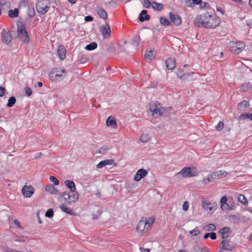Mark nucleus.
Here are the masks:
<instances>
[{
    "instance_id": "4468645a",
    "label": "nucleus",
    "mask_w": 252,
    "mask_h": 252,
    "mask_svg": "<svg viewBox=\"0 0 252 252\" xmlns=\"http://www.w3.org/2000/svg\"><path fill=\"white\" fill-rule=\"evenodd\" d=\"M1 40L4 44L9 43L12 39V37L10 34L6 32L4 30H3L1 33Z\"/></svg>"
},
{
    "instance_id": "f704fd0d",
    "label": "nucleus",
    "mask_w": 252,
    "mask_h": 252,
    "mask_svg": "<svg viewBox=\"0 0 252 252\" xmlns=\"http://www.w3.org/2000/svg\"><path fill=\"white\" fill-rule=\"evenodd\" d=\"M61 209L64 212L69 215H74V213L73 211L64 205H61L60 206Z\"/></svg>"
},
{
    "instance_id": "79ce46f5",
    "label": "nucleus",
    "mask_w": 252,
    "mask_h": 252,
    "mask_svg": "<svg viewBox=\"0 0 252 252\" xmlns=\"http://www.w3.org/2000/svg\"><path fill=\"white\" fill-rule=\"evenodd\" d=\"M238 200L242 204L247 205L248 204V201L246 197L242 194H239L238 196Z\"/></svg>"
},
{
    "instance_id": "6e6d98bb",
    "label": "nucleus",
    "mask_w": 252,
    "mask_h": 252,
    "mask_svg": "<svg viewBox=\"0 0 252 252\" xmlns=\"http://www.w3.org/2000/svg\"><path fill=\"white\" fill-rule=\"evenodd\" d=\"M25 92L28 96H30L32 94V91L30 87H27L25 88Z\"/></svg>"
},
{
    "instance_id": "de8ad7c7",
    "label": "nucleus",
    "mask_w": 252,
    "mask_h": 252,
    "mask_svg": "<svg viewBox=\"0 0 252 252\" xmlns=\"http://www.w3.org/2000/svg\"><path fill=\"white\" fill-rule=\"evenodd\" d=\"M10 2L8 0H4L0 2V7H5L7 8L10 7Z\"/></svg>"
},
{
    "instance_id": "f3484780",
    "label": "nucleus",
    "mask_w": 252,
    "mask_h": 252,
    "mask_svg": "<svg viewBox=\"0 0 252 252\" xmlns=\"http://www.w3.org/2000/svg\"><path fill=\"white\" fill-rule=\"evenodd\" d=\"M116 165L114 161L112 159H109L102 160L98 163L96 165V167L98 169L101 168L106 165Z\"/></svg>"
},
{
    "instance_id": "4d7b16f0",
    "label": "nucleus",
    "mask_w": 252,
    "mask_h": 252,
    "mask_svg": "<svg viewBox=\"0 0 252 252\" xmlns=\"http://www.w3.org/2000/svg\"><path fill=\"white\" fill-rule=\"evenodd\" d=\"M140 39L138 36H135L133 41V44L134 45L137 46L139 43Z\"/></svg>"
},
{
    "instance_id": "c9c22d12",
    "label": "nucleus",
    "mask_w": 252,
    "mask_h": 252,
    "mask_svg": "<svg viewBox=\"0 0 252 252\" xmlns=\"http://www.w3.org/2000/svg\"><path fill=\"white\" fill-rule=\"evenodd\" d=\"M216 229V226L214 224H209L203 226V229L205 231H214Z\"/></svg>"
},
{
    "instance_id": "338daca9",
    "label": "nucleus",
    "mask_w": 252,
    "mask_h": 252,
    "mask_svg": "<svg viewBox=\"0 0 252 252\" xmlns=\"http://www.w3.org/2000/svg\"><path fill=\"white\" fill-rule=\"evenodd\" d=\"M140 251L141 252H150L149 249H145V248H141Z\"/></svg>"
},
{
    "instance_id": "412c9836",
    "label": "nucleus",
    "mask_w": 252,
    "mask_h": 252,
    "mask_svg": "<svg viewBox=\"0 0 252 252\" xmlns=\"http://www.w3.org/2000/svg\"><path fill=\"white\" fill-rule=\"evenodd\" d=\"M156 56V53L153 51H146L145 54V59L148 62H150L153 60Z\"/></svg>"
},
{
    "instance_id": "1a4fd4ad",
    "label": "nucleus",
    "mask_w": 252,
    "mask_h": 252,
    "mask_svg": "<svg viewBox=\"0 0 252 252\" xmlns=\"http://www.w3.org/2000/svg\"><path fill=\"white\" fill-rule=\"evenodd\" d=\"M63 198L67 202L68 204L71 205L75 203L78 199L79 194L77 192H72L69 194L67 192H63L60 194L59 199Z\"/></svg>"
},
{
    "instance_id": "09e8293b",
    "label": "nucleus",
    "mask_w": 252,
    "mask_h": 252,
    "mask_svg": "<svg viewBox=\"0 0 252 252\" xmlns=\"http://www.w3.org/2000/svg\"><path fill=\"white\" fill-rule=\"evenodd\" d=\"M49 179L55 185L57 186L59 184V181L56 177L51 176L49 177Z\"/></svg>"
},
{
    "instance_id": "4c0bfd02",
    "label": "nucleus",
    "mask_w": 252,
    "mask_h": 252,
    "mask_svg": "<svg viewBox=\"0 0 252 252\" xmlns=\"http://www.w3.org/2000/svg\"><path fill=\"white\" fill-rule=\"evenodd\" d=\"M2 250L3 252H24L22 251H18L15 249H11L7 246H4L2 248Z\"/></svg>"
},
{
    "instance_id": "6e6552de",
    "label": "nucleus",
    "mask_w": 252,
    "mask_h": 252,
    "mask_svg": "<svg viewBox=\"0 0 252 252\" xmlns=\"http://www.w3.org/2000/svg\"><path fill=\"white\" fill-rule=\"evenodd\" d=\"M17 33L18 37L23 42L28 43L29 41V38L26 30L25 26L22 23H20L17 25Z\"/></svg>"
},
{
    "instance_id": "72a5a7b5",
    "label": "nucleus",
    "mask_w": 252,
    "mask_h": 252,
    "mask_svg": "<svg viewBox=\"0 0 252 252\" xmlns=\"http://www.w3.org/2000/svg\"><path fill=\"white\" fill-rule=\"evenodd\" d=\"M252 87V84L250 82L244 83L241 87V91L242 92H247L249 91Z\"/></svg>"
},
{
    "instance_id": "0e129e2a",
    "label": "nucleus",
    "mask_w": 252,
    "mask_h": 252,
    "mask_svg": "<svg viewBox=\"0 0 252 252\" xmlns=\"http://www.w3.org/2000/svg\"><path fill=\"white\" fill-rule=\"evenodd\" d=\"M210 236L209 237L212 240H215L217 238L216 234L215 232H211L209 233Z\"/></svg>"
},
{
    "instance_id": "393cba45",
    "label": "nucleus",
    "mask_w": 252,
    "mask_h": 252,
    "mask_svg": "<svg viewBox=\"0 0 252 252\" xmlns=\"http://www.w3.org/2000/svg\"><path fill=\"white\" fill-rule=\"evenodd\" d=\"M64 185L72 192H75L76 187L73 181L70 180H65L64 181Z\"/></svg>"
},
{
    "instance_id": "dca6fc26",
    "label": "nucleus",
    "mask_w": 252,
    "mask_h": 252,
    "mask_svg": "<svg viewBox=\"0 0 252 252\" xmlns=\"http://www.w3.org/2000/svg\"><path fill=\"white\" fill-rule=\"evenodd\" d=\"M216 180L215 176L213 172L210 173L208 176L205 177L202 180V183L203 185H208L210 182H213Z\"/></svg>"
},
{
    "instance_id": "2f4dec72",
    "label": "nucleus",
    "mask_w": 252,
    "mask_h": 252,
    "mask_svg": "<svg viewBox=\"0 0 252 252\" xmlns=\"http://www.w3.org/2000/svg\"><path fill=\"white\" fill-rule=\"evenodd\" d=\"M249 105V102L247 100H243L238 104L237 108L239 110L244 111Z\"/></svg>"
},
{
    "instance_id": "f03ea898",
    "label": "nucleus",
    "mask_w": 252,
    "mask_h": 252,
    "mask_svg": "<svg viewBox=\"0 0 252 252\" xmlns=\"http://www.w3.org/2000/svg\"><path fill=\"white\" fill-rule=\"evenodd\" d=\"M155 220V218L143 217L138 222L136 231V232L141 235L146 234L152 228Z\"/></svg>"
},
{
    "instance_id": "052dcab7",
    "label": "nucleus",
    "mask_w": 252,
    "mask_h": 252,
    "mask_svg": "<svg viewBox=\"0 0 252 252\" xmlns=\"http://www.w3.org/2000/svg\"><path fill=\"white\" fill-rule=\"evenodd\" d=\"M14 224L17 226V228L23 229V227L21 225V223L18 220H15L14 221Z\"/></svg>"
},
{
    "instance_id": "69168bd1",
    "label": "nucleus",
    "mask_w": 252,
    "mask_h": 252,
    "mask_svg": "<svg viewBox=\"0 0 252 252\" xmlns=\"http://www.w3.org/2000/svg\"><path fill=\"white\" fill-rule=\"evenodd\" d=\"M85 20L86 22H91L93 20V18L91 16H87L85 17Z\"/></svg>"
},
{
    "instance_id": "f8f14e48",
    "label": "nucleus",
    "mask_w": 252,
    "mask_h": 252,
    "mask_svg": "<svg viewBox=\"0 0 252 252\" xmlns=\"http://www.w3.org/2000/svg\"><path fill=\"white\" fill-rule=\"evenodd\" d=\"M100 31L104 38H108L111 36V29L108 24L102 25L100 27Z\"/></svg>"
},
{
    "instance_id": "8fccbe9b",
    "label": "nucleus",
    "mask_w": 252,
    "mask_h": 252,
    "mask_svg": "<svg viewBox=\"0 0 252 252\" xmlns=\"http://www.w3.org/2000/svg\"><path fill=\"white\" fill-rule=\"evenodd\" d=\"M224 126V124L222 122H220L215 126V129L217 131H220L222 129Z\"/></svg>"
},
{
    "instance_id": "680f3d73",
    "label": "nucleus",
    "mask_w": 252,
    "mask_h": 252,
    "mask_svg": "<svg viewBox=\"0 0 252 252\" xmlns=\"http://www.w3.org/2000/svg\"><path fill=\"white\" fill-rule=\"evenodd\" d=\"M227 202V199L226 197L223 196L220 199L221 205H224Z\"/></svg>"
},
{
    "instance_id": "e433bc0d",
    "label": "nucleus",
    "mask_w": 252,
    "mask_h": 252,
    "mask_svg": "<svg viewBox=\"0 0 252 252\" xmlns=\"http://www.w3.org/2000/svg\"><path fill=\"white\" fill-rule=\"evenodd\" d=\"M27 14L30 17H33L35 14V11L33 6H29L27 11Z\"/></svg>"
},
{
    "instance_id": "2eb2a0df",
    "label": "nucleus",
    "mask_w": 252,
    "mask_h": 252,
    "mask_svg": "<svg viewBox=\"0 0 252 252\" xmlns=\"http://www.w3.org/2000/svg\"><path fill=\"white\" fill-rule=\"evenodd\" d=\"M220 248L226 251H231L233 249L232 245L227 240H224L220 243Z\"/></svg>"
},
{
    "instance_id": "9d476101",
    "label": "nucleus",
    "mask_w": 252,
    "mask_h": 252,
    "mask_svg": "<svg viewBox=\"0 0 252 252\" xmlns=\"http://www.w3.org/2000/svg\"><path fill=\"white\" fill-rule=\"evenodd\" d=\"M201 205L203 208L209 213H212L217 208L216 203L209 202L205 199L202 200Z\"/></svg>"
},
{
    "instance_id": "c03bdc74",
    "label": "nucleus",
    "mask_w": 252,
    "mask_h": 252,
    "mask_svg": "<svg viewBox=\"0 0 252 252\" xmlns=\"http://www.w3.org/2000/svg\"><path fill=\"white\" fill-rule=\"evenodd\" d=\"M220 207L222 210H228L233 209V205H229L227 203H226L224 205H221Z\"/></svg>"
},
{
    "instance_id": "3c124183",
    "label": "nucleus",
    "mask_w": 252,
    "mask_h": 252,
    "mask_svg": "<svg viewBox=\"0 0 252 252\" xmlns=\"http://www.w3.org/2000/svg\"><path fill=\"white\" fill-rule=\"evenodd\" d=\"M54 215L53 211L52 209H48L45 214V216L48 218H51Z\"/></svg>"
},
{
    "instance_id": "603ef678",
    "label": "nucleus",
    "mask_w": 252,
    "mask_h": 252,
    "mask_svg": "<svg viewBox=\"0 0 252 252\" xmlns=\"http://www.w3.org/2000/svg\"><path fill=\"white\" fill-rule=\"evenodd\" d=\"M143 6L146 8H149L152 6V2L149 0H144Z\"/></svg>"
},
{
    "instance_id": "4be33fe9",
    "label": "nucleus",
    "mask_w": 252,
    "mask_h": 252,
    "mask_svg": "<svg viewBox=\"0 0 252 252\" xmlns=\"http://www.w3.org/2000/svg\"><path fill=\"white\" fill-rule=\"evenodd\" d=\"M58 55L59 58L63 60L66 57V50L63 46H59L58 49Z\"/></svg>"
},
{
    "instance_id": "473e14b6",
    "label": "nucleus",
    "mask_w": 252,
    "mask_h": 252,
    "mask_svg": "<svg viewBox=\"0 0 252 252\" xmlns=\"http://www.w3.org/2000/svg\"><path fill=\"white\" fill-rule=\"evenodd\" d=\"M19 10L18 8H15L14 10H9L8 11V16L11 18L18 17Z\"/></svg>"
},
{
    "instance_id": "39448f33",
    "label": "nucleus",
    "mask_w": 252,
    "mask_h": 252,
    "mask_svg": "<svg viewBox=\"0 0 252 252\" xmlns=\"http://www.w3.org/2000/svg\"><path fill=\"white\" fill-rule=\"evenodd\" d=\"M149 110L152 113L153 116L159 117L162 115L165 109L158 102L154 101L150 103L149 105Z\"/></svg>"
},
{
    "instance_id": "58836bf2",
    "label": "nucleus",
    "mask_w": 252,
    "mask_h": 252,
    "mask_svg": "<svg viewBox=\"0 0 252 252\" xmlns=\"http://www.w3.org/2000/svg\"><path fill=\"white\" fill-rule=\"evenodd\" d=\"M16 101V99L14 96L10 97L8 100V102L6 104L7 107H12L14 105V104L15 103Z\"/></svg>"
},
{
    "instance_id": "ea45409f",
    "label": "nucleus",
    "mask_w": 252,
    "mask_h": 252,
    "mask_svg": "<svg viewBox=\"0 0 252 252\" xmlns=\"http://www.w3.org/2000/svg\"><path fill=\"white\" fill-rule=\"evenodd\" d=\"M97 44L95 42H92L90 44L87 45L85 49L88 51H91L94 50L97 48Z\"/></svg>"
},
{
    "instance_id": "bb28decb",
    "label": "nucleus",
    "mask_w": 252,
    "mask_h": 252,
    "mask_svg": "<svg viewBox=\"0 0 252 252\" xmlns=\"http://www.w3.org/2000/svg\"><path fill=\"white\" fill-rule=\"evenodd\" d=\"M170 19L172 22L176 26L180 25L182 22L181 18L177 15L170 14Z\"/></svg>"
},
{
    "instance_id": "0eeeda50",
    "label": "nucleus",
    "mask_w": 252,
    "mask_h": 252,
    "mask_svg": "<svg viewBox=\"0 0 252 252\" xmlns=\"http://www.w3.org/2000/svg\"><path fill=\"white\" fill-rule=\"evenodd\" d=\"M198 172L194 168L185 167L175 174V176H181L183 178H189L196 176Z\"/></svg>"
},
{
    "instance_id": "5701e85b",
    "label": "nucleus",
    "mask_w": 252,
    "mask_h": 252,
    "mask_svg": "<svg viewBox=\"0 0 252 252\" xmlns=\"http://www.w3.org/2000/svg\"><path fill=\"white\" fill-rule=\"evenodd\" d=\"M46 191L51 194H60L59 191L51 185H48L45 187Z\"/></svg>"
},
{
    "instance_id": "a18cd8bd",
    "label": "nucleus",
    "mask_w": 252,
    "mask_h": 252,
    "mask_svg": "<svg viewBox=\"0 0 252 252\" xmlns=\"http://www.w3.org/2000/svg\"><path fill=\"white\" fill-rule=\"evenodd\" d=\"M14 234L15 235L13 240L15 242L25 243V241L23 239L22 236H17L15 233Z\"/></svg>"
},
{
    "instance_id": "aec40b11",
    "label": "nucleus",
    "mask_w": 252,
    "mask_h": 252,
    "mask_svg": "<svg viewBox=\"0 0 252 252\" xmlns=\"http://www.w3.org/2000/svg\"><path fill=\"white\" fill-rule=\"evenodd\" d=\"M106 124L107 126L111 127L112 128H116L117 127V122L115 118L112 116H109L107 118Z\"/></svg>"
},
{
    "instance_id": "c85d7f7f",
    "label": "nucleus",
    "mask_w": 252,
    "mask_h": 252,
    "mask_svg": "<svg viewBox=\"0 0 252 252\" xmlns=\"http://www.w3.org/2000/svg\"><path fill=\"white\" fill-rule=\"evenodd\" d=\"M151 139V136L149 133H143L140 137L139 140L144 143H147Z\"/></svg>"
},
{
    "instance_id": "c756f323",
    "label": "nucleus",
    "mask_w": 252,
    "mask_h": 252,
    "mask_svg": "<svg viewBox=\"0 0 252 252\" xmlns=\"http://www.w3.org/2000/svg\"><path fill=\"white\" fill-rule=\"evenodd\" d=\"M152 7L155 11H160L163 9V5L162 4L155 1L152 2Z\"/></svg>"
},
{
    "instance_id": "5fc2aeb1",
    "label": "nucleus",
    "mask_w": 252,
    "mask_h": 252,
    "mask_svg": "<svg viewBox=\"0 0 252 252\" xmlns=\"http://www.w3.org/2000/svg\"><path fill=\"white\" fill-rule=\"evenodd\" d=\"M108 148L107 147L104 146L100 148L99 152L100 154H104L108 151Z\"/></svg>"
},
{
    "instance_id": "ddd939ff",
    "label": "nucleus",
    "mask_w": 252,
    "mask_h": 252,
    "mask_svg": "<svg viewBox=\"0 0 252 252\" xmlns=\"http://www.w3.org/2000/svg\"><path fill=\"white\" fill-rule=\"evenodd\" d=\"M148 174V172L144 169H140L137 170L134 177V180L135 181H139L141 179L146 176Z\"/></svg>"
},
{
    "instance_id": "37998d69",
    "label": "nucleus",
    "mask_w": 252,
    "mask_h": 252,
    "mask_svg": "<svg viewBox=\"0 0 252 252\" xmlns=\"http://www.w3.org/2000/svg\"><path fill=\"white\" fill-rule=\"evenodd\" d=\"M189 233L193 236H196L200 233V230L197 227H196L193 230H190L189 232Z\"/></svg>"
},
{
    "instance_id": "423d86ee",
    "label": "nucleus",
    "mask_w": 252,
    "mask_h": 252,
    "mask_svg": "<svg viewBox=\"0 0 252 252\" xmlns=\"http://www.w3.org/2000/svg\"><path fill=\"white\" fill-rule=\"evenodd\" d=\"M50 6L49 0H38L36 4V10L41 15L46 14L49 11Z\"/></svg>"
},
{
    "instance_id": "cd10ccee",
    "label": "nucleus",
    "mask_w": 252,
    "mask_h": 252,
    "mask_svg": "<svg viewBox=\"0 0 252 252\" xmlns=\"http://www.w3.org/2000/svg\"><path fill=\"white\" fill-rule=\"evenodd\" d=\"M146 10H143L139 15V20L141 22L149 20L150 16L147 14Z\"/></svg>"
},
{
    "instance_id": "bf43d9fd",
    "label": "nucleus",
    "mask_w": 252,
    "mask_h": 252,
    "mask_svg": "<svg viewBox=\"0 0 252 252\" xmlns=\"http://www.w3.org/2000/svg\"><path fill=\"white\" fill-rule=\"evenodd\" d=\"M125 188L128 190L132 189V184L129 182L126 183L125 184Z\"/></svg>"
},
{
    "instance_id": "49530a36",
    "label": "nucleus",
    "mask_w": 252,
    "mask_h": 252,
    "mask_svg": "<svg viewBox=\"0 0 252 252\" xmlns=\"http://www.w3.org/2000/svg\"><path fill=\"white\" fill-rule=\"evenodd\" d=\"M160 22L161 25L163 26H168L170 24V22L164 17H161Z\"/></svg>"
},
{
    "instance_id": "a878e982",
    "label": "nucleus",
    "mask_w": 252,
    "mask_h": 252,
    "mask_svg": "<svg viewBox=\"0 0 252 252\" xmlns=\"http://www.w3.org/2000/svg\"><path fill=\"white\" fill-rule=\"evenodd\" d=\"M213 173L215 176L216 180L219 179H223L225 178L227 175V172L221 170L215 171L213 172Z\"/></svg>"
},
{
    "instance_id": "864d4df0",
    "label": "nucleus",
    "mask_w": 252,
    "mask_h": 252,
    "mask_svg": "<svg viewBox=\"0 0 252 252\" xmlns=\"http://www.w3.org/2000/svg\"><path fill=\"white\" fill-rule=\"evenodd\" d=\"M189 208V204L188 201H185L183 203L182 209L184 211H187L188 210Z\"/></svg>"
},
{
    "instance_id": "6ab92c4d",
    "label": "nucleus",
    "mask_w": 252,
    "mask_h": 252,
    "mask_svg": "<svg viewBox=\"0 0 252 252\" xmlns=\"http://www.w3.org/2000/svg\"><path fill=\"white\" fill-rule=\"evenodd\" d=\"M219 233L222 239H225L229 237L231 234V231L229 227H224L219 231Z\"/></svg>"
},
{
    "instance_id": "13d9d810",
    "label": "nucleus",
    "mask_w": 252,
    "mask_h": 252,
    "mask_svg": "<svg viewBox=\"0 0 252 252\" xmlns=\"http://www.w3.org/2000/svg\"><path fill=\"white\" fill-rule=\"evenodd\" d=\"M200 3V7L201 8H205L206 7H208L209 6V4L208 3H207L205 2H201Z\"/></svg>"
},
{
    "instance_id": "e2e57ef3",
    "label": "nucleus",
    "mask_w": 252,
    "mask_h": 252,
    "mask_svg": "<svg viewBox=\"0 0 252 252\" xmlns=\"http://www.w3.org/2000/svg\"><path fill=\"white\" fill-rule=\"evenodd\" d=\"M5 89L4 87H0V96H3L4 95Z\"/></svg>"
},
{
    "instance_id": "f257e3e1",
    "label": "nucleus",
    "mask_w": 252,
    "mask_h": 252,
    "mask_svg": "<svg viewBox=\"0 0 252 252\" xmlns=\"http://www.w3.org/2000/svg\"><path fill=\"white\" fill-rule=\"evenodd\" d=\"M220 23L219 17L206 13L197 15L194 19V25L199 28L215 29Z\"/></svg>"
},
{
    "instance_id": "9b49d317",
    "label": "nucleus",
    "mask_w": 252,
    "mask_h": 252,
    "mask_svg": "<svg viewBox=\"0 0 252 252\" xmlns=\"http://www.w3.org/2000/svg\"><path fill=\"white\" fill-rule=\"evenodd\" d=\"M22 192L26 198L31 197L34 192V189L31 185H25L22 189Z\"/></svg>"
},
{
    "instance_id": "7c9ffc66",
    "label": "nucleus",
    "mask_w": 252,
    "mask_h": 252,
    "mask_svg": "<svg viewBox=\"0 0 252 252\" xmlns=\"http://www.w3.org/2000/svg\"><path fill=\"white\" fill-rule=\"evenodd\" d=\"M98 15L103 19H106L107 18V14L106 11L102 8H98L96 10Z\"/></svg>"
},
{
    "instance_id": "774afa93",
    "label": "nucleus",
    "mask_w": 252,
    "mask_h": 252,
    "mask_svg": "<svg viewBox=\"0 0 252 252\" xmlns=\"http://www.w3.org/2000/svg\"><path fill=\"white\" fill-rule=\"evenodd\" d=\"M247 25L252 28V20H248L247 22Z\"/></svg>"
},
{
    "instance_id": "a211bd4d",
    "label": "nucleus",
    "mask_w": 252,
    "mask_h": 252,
    "mask_svg": "<svg viewBox=\"0 0 252 252\" xmlns=\"http://www.w3.org/2000/svg\"><path fill=\"white\" fill-rule=\"evenodd\" d=\"M193 72H184L182 69H179L177 72V75L179 78L182 80L186 79L189 76L193 74Z\"/></svg>"
},
{
    "instance_id": "b1692460",
    "label": "nucleus",
    "mask_w": 252,
    "mask_h": 252,
    "mask_svg": "<svg viewBox=\"0 0 252 252\" xmlns=\"http://www.w3.org/2000/svg\"><path fill=\"white\" fill-rule=\"evenodd\" d=\"M165 63L168 69L172 70L176 66L175 60L172 58L167 59L165 62Z\"/></svg>"
},
{
    "instance_id": "7ed1b4c3",
    "label": "nucleus",
    "mask_w": 252,
    "mask_h": 252,
    "mask_svg": "<svg viewBox=\"0 0 252 252\" xmlns=\"http://www.w3.org/2000/svg\"><path fill=\"white\" fill-rule=\"evenodd\" d=\"M66 76L65 69L57 68L53 69L49 74L50 79L53 82H58L62 80Z\"/></svg>"
},
{
    "instance_id": "20e7f679",
    "label": "nucleus",
    "mask_w": 252,
    "mask_h": 252,
    "mask_svg": "<svg viewBox=\"0 0 252 252\" xmlns=\"http://www.w3.org/2000/svg\"><path fill=\"white\" fill-rule=\"evenodd\" d=\"M245 46V43L243 41H230L228 44V49L232 53L237 55L242 52Z\"/></svg>"
},
{
    "instance_id": "a19ab883",
    "label": "nucleus",
    "mask_w": 252,
    "mask_h": 252,
    "mask_svg": "<svg viewBox=\"0 0 252 252\" xmlns=\"http://www.w3.org/2000/svg\"><path fill=\"white\" fill-rule=\"evenodd\" d=\"M240 119L245 120V119H250L252 120V112L251 113H248L246 114H242L240 116Z\"/></svg>"
}]
</instances>
